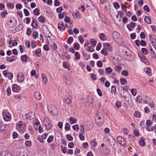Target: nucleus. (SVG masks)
I'll return each mask as SVG.
<instances>
[{
  "instance_id": "f257e3e1",
  "label": "nucleus",
  "mask_w": 156,
  "mask_h": 156,
  "mask_svg": "<svg viewBox=\"0 0 156 156\" xmlns=\"http://www.w3.org/2000/svg\"><path fill=\"white\" fill-rule=\"evenodd\" d=\"M2 116L4 120L6 121H9L11 119V115L7 110H5L2 112Z\"/></svg>"
},
{
  "instance_id": "f03ea898",
  "label": "nucleus",
  "mask_w": 156,
  "mask_h": 156,
  "mask_svg": "<svg viewBox=\"0 0 156 156\" xmlns=\"http://www.w3.org/2000/svg\"><path fill=\"white\" fill-rule=\"evenodd\" d=\"M49 112L52 115L55 116L58 114V110L56 107L53 105H50L48 107Z\"/></svg>"
},
{
  "instance_id": "7ed1b4c3",
  "label": "nucleus",
  "mask_w": 156,
  "mask_h": 156,
  "mask_svg": "<svg viewBox=\"0 0 156 156\" xmlns=\"http://www.w3.org/2000/svg\"><path fill=\"white\" fill-rule=\"evenodd\" d=\"M16 129L20 133H23L25 131L24 127L23 125L22 121L19 122L17 123L16 126Z\"/></svg>"
},
{
  "instance_id": "20e7f679",
  "label": "nucleus",
  "mask_w": 156,
  "mask_h": 156,
  "mask_svg": "<svg viewBox=\"0 0 156 156\" xmlns=\"http://www.w3.org/2000/svg\"><path fill=\"white\" fill-rule=\"evenodd\" d=\"M23 147H18L13 150V154L15 156H21Z\"/></svg>"
},
{
  "instance_id": "39448f33",
  "label": "nucleus",
  "mask_w": 156,
  "mask_h": 156,
  "mask_svg": "<svg viewBox=\"0 0 156 156\" xmlns=\"http://www.w3.org/2000/svg\"><path fill=\"white\" fill-rule=\"evenodd\" d=\"M43 123L47 129L48 130L51 129V124L48 118L45 117L43 121Z\"/></svg>"
},
{
  "instance_id": "423d86ee",
  "label": "nucleus",
  "mask_w": 156,
  "mask_h": 156,
  "mask_svg": "<svg viewBox=\"0 0 156 156\" xmlns=\"http://www.w3.org/2000/svg\"><path fill=\"white\" fill-rule=\"evenodd\" d=\"M99 152L101 155H105L109 154V151L106 147H101L99 149Z\"/></svg>"
},
{
  "instance_id": "0eeeda50",
  "label": "nucleus",
  "mask_w": 156,
  "mask_h": 156,
  "mask_svg": "<svg viewBox=\"0 0 156 156\" xmlns=\"http://www.w3.org/2000/svg\"><path fill=\"white\" fill-rule=\"evenodd\" d=\"M140 58L141 62H144L145 64L148 65L150 64L149 62L144 55H140Z\"/></svg>"
},
{
  "instance_id": "6e6552de",
  "label": "nucleus",
  "mask_w": 156,
  "mask_h": 156,
  "mask_svg": "<svg viewBox=\"0 0 156 156\" xmlns=\"http://www.w3.org/2000/svg\"><path fill=\"white\" fill-rule=\"evenodd\" d=\"M17 77L18 81L19 82H22L24 80V76L22 73H18Z\"/></svg>"
},
{
  "instance_id": "1a4fd4ad",
  "label": "nucleus",
  "mask_w": 156,
  "mask_h": 156,
  "mask_svg": "<svg viewBox=\"0 0 156 156\" xmlns=\"http://www.w3.org/2000/svg\"><path fill=\"white\" fill-rule=\"evenodd\" d=\"M29 154V151L28 149L26 147H23V150L21 153V156H28Z\"/></svg>"
},
{
  "instance_id": "9d476101",
  "label": "nucleus",
  "mask_w": 156,
  "mask_h": 156,
  "mask_svg": "<svg viewBox=\"0 0 156 156\" xmlns=\"http://www.w3.org/2000/svg\"><path fill=\"white\" fill-rule=\"evenodd\" d=\"M117 141L120 144L124 146L125 142V139L124 138L121 136H119L117 137Z\"/></svg>"
},
{
  "instance_id": "9b49d317",
  "label": "nucleus",
  "mask_w": 156,
  "mask_h": 156,
  "mask_svg": "<svg viewBox=\"0 0 156 156\" xmlns=\"http://www.w3.org/2000/svg\"><path fill=\"white\" fill-rule=\"evenodd\" d=\"M136 23L133 22H132L131 23L128 24L127 25V27L129 31H131L133 30V28L135 27Z\"/></svg>"
},
{
  "instance_id": "f8f14e48",
  "label": "nucleus",
  "mask_w": 156,
  "mask_h": 156,
  "mask_svg": "<svg viewBox=\"0 0 156 156\" xmlns=\"http://www.w3.org/2000/svg\"><path fill=\"white\" fill-rule=\"evenodd\" d=\"M85 126H86V131H90L93 127V124L92 122H90L86 124Z\"/></svg>"
},
{
  "instance_id": "ddd939ff",
  "label": "nucleus",
  "mask_w": 156,
  "mask_h": 156,
  "mask_svg": "<svg viewBox=\"0 0 156 156\" xmlns=\"http://www.w3.org/2000/svg\"><path fill=\"white\" fill-rule=\"evenodd\" d=\"M26 116L27 119L31 120L33 119L34 117V113L32 112H30L27 114Z\"/></svg>"
},
{
  "instance_id": "4468645a",
  "label": "nucleus",
  "mask_w": 156,
  "mask_h": 156,
  "mask_svg": "<svg viewBox=\"0 0 156 156\" xmlns=\"http://www.w3.org/2000/svg\"><path fill=\"white\" fill-rule=\"evenodd\" d=\"M104 47L106 49H107L108 51H111L112 50V47L108 43H105L103 44Z\"/></svg>"
},
{
  "instance_id": "2eb2a0df",
  "label": "nucleus",
  "mask_w": 156,
  "mask_h": 156,
  "mask_svg": "<svg viewBox=\"0 0 156 156\" xmlns=\"http://www.w3.org/2000/svg\"><path fill=\"white\" fill-rule=\"evenodd\" d=\"M20 87L16 84L12 85V90L14 92H17L20 90Z\"/></svg>"
},
{
  "instance_id": "dca6fc26",
  "label": "nucleus",
  "mask_w": 156,
  "mask_h": 156,
  "mask_svg": "<svg viewBox=\"0 0 156 156\" xmlns=\"http://www.w3.org/2000/svg\"><path fill=\"white\" fill-rule=\"evenodd\" d=\"M58 28L61 30V29L64 30L65 29V26L64 25L63 23L62 22H60L58 24Z\"/></svg>"
},
{
  "instance_id": "f3484780",
  "label": "nucleus",
  "mask_w": 156,
  "mask_h": 156,
  "mask_svg": "<svg viewBox=\"0 0 156 156\" xmlns=\"http://www.w3.org/2000/svg\"><path fill=\"white\" fill-rule=\"evenodd\" d=\"M9 43L10 45L9 46L10 47H12L11 46H16L17 44V43L16 40L14 41L10 40L9 41Z\"/></svg>"
},
{
  "instance_id": "a211bd4d",
  "label": "nucleus",
  "mask_w": 156,
  "mask_h": 156,
  "mask_svg": "<svg viewBox=\"0 0 156 156\" xmlns=\"http://www.w3.org/2000/svg\"><path fill=\"white\" fill-rule=\"evenodd\" d=\"M37 21L36 20L33 19L31 24V26L34 28H37L38 27V25L37 23Z\"/></svg>"
},
{
  "instance_id": "6ab92c4d",
  "label": "nucleus",
  "mask_w": 156,
  "mask_h": 156,
  "mask_svg": "<svg viewBox=\"0 0 156 156\" xmlns=\"http://www.w3.org/2000/svg\"><path fill=\"white\" fill-rule=\"evenodd\" d=\"M34 54L37 56L38 57H40L41 55V49L39 48L36 50L35 51Z\"/></svg>"
},
{
  "instance_id": "aec40b11",
  "label": "nucleus",
  "mask_w": 156,
  "mask_h": 156,
  "mask_svg": "<svg viewBox=\"0 0 156 156\" xmlns=\"http://www.w3.org/2000/svg\"><path fill=\"white\" fill-rule=\"evenodd\" d=\"M34 97L35 98L38 100H40L41 98V95L39 92H36L34 93Z\"/></svg>"
},
{
  "instance_id": "412c9836",
  "label": "nucleus",
  "mask_w": 156,
  "mask_h": 156,
  "mask_svg": "<svg viewBox=\"0 0 156 156\" xmlns=\"http://www.w3.org/2000/svg\"><path fill=\"white\" fill-rule=\"evenodd\" d=\"M14 20L13 19L12 20L11 19L9 20V22L8 23V24L9 26V28H13L14 27Z\"/></svg>"
},
{
  "instance_id": "4be33fe9",
  "label": "nucleus",
  "mask_w": 156,
  "mask_h": 156,
  "mask_svg": "<svg viewBox=\"0 0 156 156\" xmlns=\"http://www.w3.org/2000/svg\"><path fill=\"white\" fill-rule=\"evenodd\" d=\"M99 37L100 39L103 41H105L107 39V37L104 33L100 34L99 35Z\"/></svg>"
},
{
  "instance_id": "5701e85b",
  "label": "nucleus",
  "mask_w": 156,
  "mask_h": 156,
  "mask_svg": "<svg viewBox=\"0 0 156 156\" xmlns=\"http://www.w3.org/2000/svg\"><path fill=\"white\" fill-rule=\"evenodd\" d=\"M144 71L149 76H151L152 74L151 73V69L149 67L146 68L144 70Z\"/></svg>"
},
{
  "instance_id": "b1692460",
  "label": "nucleus",
  "mask_w": 156,
  "mask_h": 156,
  "mask_svg": "<svg viewBox=\"0 0 156 156\" xmlns=\"http://www.w3.org/2000/svg\"><path fill=\"white\" fill-rule=\"evenodd\" d=\"M149 41L151 42V44L154 43V42L156 41V40L155 39L154 37L151 34L149 35Z\"/></svg>"
},
{
  "instance_id": "393cba45",
  "label": "nucleus",
  "mask_w": 156,
  "mask_h": 156,
  "mask_svg": "<svg viewBox=\"0 0 156 156\" xmlns=\"http://www.w3.org/2000/svg\"><path fill=\"white\" fill-rule=\"evenodd\" d=\"M126 57V59L130 61H133L134 59V58L133 57L131 54L127 55Z\"/></svg>"
},
{
  "instance_id": "a878e982",
  "label": "nucleus",
  "mask_w": 156,
  "mask_h": 156,
  "mask_svg": "<svg viewBox=\"0 0 156 156\" xmlns=\"http://www.w3.org/2000/svg\"><path fill=\"white\" fill-rule=\"evenodd\" d=\"M1 156H11V154L8 151H4L1 153Z\"/></svg>"
},
{
  "instance_id": "bb28decb",
  "label": "nucleus",
  "mask_w": 156,
  "mask_h": 156,
  "mask_svg": "<svg viewBox=\"0 0 156 156\" xmlns=\"http://www.w3.org/2000/svg\"><path fill=\"white\" fill-rule=\"evenodd\" d=\"M151 101V99L148 96H146L145 97V100L144 101V103L148 104Z\"/></svg>"
},
{
  "instance_id": "cd10ccee",
  "label": "nucleus",
  "mask_w": 156,
  "mask_h": 156,
  "mask_svg": "<svg viewBox=\"0 0 156 156\" xmlns=\"http://www.w3.org/2000/svg\"><path fill=\"white\" fill-rule=\"evenodd\" d=\"M112 37L115 41L116 40L117 38L119 36V34L118 33L114 32L112 34Z\"/></svg>"
},
{
  "instance_id": "c85d7f7f",
  "label": "nucleus",
  "mask_w": 156,
  "mask_h": 156,
  "mask_svg": "<svg viewBox=\"0 0 156 156\" xmlns=\"http://www.w3.org/2000/svg\"><path fill=\"white\" fill-rule=\"evenodd\" d=\"M90 144L91 146H95L97 145V143L95 139L91 140L90 141Z\"/></svg>"
},
{
  "instance_id": "c756f323",
  "label": "nucleus",
  "mask_w": 156,
  "mask_h": 156,
  "mask_svg": "<svg viewBox=\"0 0 156 156\" xmlns=\"http://www.w3.org/2000/svg\"><path fill=\"white\" fill-rule=\"evenodd\" d=\"M112 71V69L110 67H108L105 69V73L107 74L111 73Z\"/></svg>"
},
{
  "instance_id": "7c9ffc66",
  "label": "nucleus",
  "mask_w": 156,
  "mask_h": 156,
  "mask_svg": "<svg viewBox=\"0 0 156 156\" xmlns=\"http://www.w3.org/2000/svg\"><path fill=\"white\" fill-rule=\"evenodd\" d=\"M27 58L28 57L26 55H22L21 57V60L23 62H27Z\"/></svg>"
},
{
  "instance_id": "2f4dec72",
  "label": "nucleus",
  "mask_w": 156,
  "mask_h": 156,
  "mask_svg": "<svg viewBox=\"0 0 156 156\" xmlns=\"http://www.w3.org/2000/svg\"><path fill=\"white\" fill-rule=\"evenodd\" d=\"M144 21L147 23L148 24L151 23V20L150 18L148 16H145Z\"/></svg>"
},
{
  "instance_id": "473e14b6",
  "label": "nucleus",
  "mask_w": 156,
  "mask_h": 156,
  "mask_svg": "<svg viewBox=\"0 0 156 156\" xmlns=\"http://www.w3.org/2000/svg\"><path fill=\"white\" fill-rule=\"evenodd\" d=\"M150 51H151V55L152 58H156V54L155 52L151 48Z\"/></svg>"
},
{
  "instance_id": "72a5a7b5",
  "label": "nucleus",
  "mask_w": 156,
  "mask_h": 156,
  "mask_svg": "<svg viewBox=\"0 0 156 156\" xmlns=\"http://www.w3.org/2000/svg\"><path fill=\"white\" fill-rule=\"evenodd\" d=\"M76 121V119L73 117H70L69 119V122L71 124L75 123Z\"/></svg>"
},
{
  "instance_id": "f704fd0d",
  "label": "nucleus",
  "mask_w": 156,
  "mask_h": 156,
  "mask_svg": "<svg viewBox=\"0 0 156 156\" xmlns=\"http://www.w3.org/2000/svg\"><path fill=\"white\" fill-rule=\"evenodd\" d=\"M144 139V138H142L139 141L140 145L142 146H144L145 145V143Z\"/></svg>"
},
{
  "instance_id": "c9c22d12",
  "label": "nucleus",
  "mask_w": 156,
  "mask_h": 156,
  "mask_svg": "<svg viewBox=\"0 0 156 156\" xmlns=\"http://www.w3.org/2000/svg\"><path fill=\"white\" fill-rule=\"evenodd\" d=\"M38 20L41 23H44L45 21V18L43 16H40L38 18Z\"/></svg>"
},
{
  "instance_id": "e433bc0d",
  "label": "nucleus",
  "mask_w": 156,
  "mask_h": 156,
  "mask_svg": "<svg viewBox=\"0 0 156 156\" xmlns=\"http://www.w3.org/2000/svg\"><path fill=\"white\" fill-rule=\"evenodd\" d=\"M6 129V127L5 126L2 124V123H0V131L3 132Z\"/></svg>"
},
{
  "instance_id": "4c0bfd02",
  "label": "nucleus",
  "mask_w": 156,
  "mask_h": 156,
  "mask_svg": "<svg viewBox=\"0 0 156 156\" xmlns=\"http://www.w3.org/2000/svg\"><path fill=\"white\" fill-rule=\"evenodd\" d=\"M39 9L37 8L34 10L33 13L36 16H38L40 14L39 12Z\"/></svg>"
},
{
  "instance_id": "58836bf2",
  "label": "nucleus",
  "mask_w": 156,
  "mask_h": 156,
  "mask_svg": "<svg viewBox=\"0 0 156 156\" xmlns=\"http://www.w3.org/2000/svg\"><path fill=\"white\" fill-rule=\"evenodd\" d=\"M42 77L43 79V80L44 84H46L48 82V79L47 78L45 77V76L44 74H42Z\"/></svg>"
},
{
  "instance_id": "ea45409f",
  "label": "nucleus",
  "mask_w": 156,
  "mask_h": 156,
  "mask_svg": "<svg viewBox=\"0 0 156 156\" xmlns=\"http://www.w3.org/2000/svg\"><path fill=\"white\" fill-rule=\"evenodd\" d=\"M73 16L75 18H79L80 17V13L78 12L76 13H73Z\"/></svg>"
},
{
  "instance_id": "a19ab883",
  "label": "nucleus",
  "mask_w": 156,
  "mask_h": 156,
  "mask_svg": "<svg viewBox=\"0 0 156 156\" xmlns=\"http://www.w3.org/2000/svg\"><path fill=\"white\" fill-rule=\"evenodd\" d=\"M116 92V88L114 86H112L111 87V93L112 94L113 93L114 94H115V93Z\"/></svg>"
},
{
  "instance_id": "79ce46f5",
  "label": "nucleus",
  "mask_w": 156,
  "mask_h": 156,
  "mask_svg": "<svg viewBox=\"0 0 156 156\" xmlns=\"http://www.w3.org/2000/svg\"><path fill=\"white\" fill-rule=\"evenodd\" d=\"M101 53L105 56H107L108 55V52L105 48H103L101 51Z\"/></svg>"
},
{
  "instance_id": "37998d69",
  "label": "nucleus",
  "mask_w": 156,
  "mask_h": 156,
  "mask_svg": "<svg viewBox=\"0 0 156 156\" xmlns=\"http://www.w3.org/2000/svg\"><path fill=\"white\" fill-rule=\"evenodd\" d=\"M73 41V38L72 37H68L67 40V42L69 44H71Z\"/></svg>"
},
{
  "instance_id": "c03bdc74",
  "label": "nucleus",
  "mask_w": 156,
  "mask_h": 156,
  "mask_svg": "<svg viewBox=\"0 0 156 156\" xmlns=\"http://www.w3.org/2000/svg\"><path fill=\"white\" fill-rule=\"evenodd\" d=\"M121 83L122 85L126 84L127 83V80L124 78H121L120 79Z\"/></svg>"
},
{
  "instance_id": "a18cd8bd",
  "label": "nucleus",
  "mask_w": 156,
  "mask_h": 156,
  "mask_svg": "<svg viewBox=\"0 0 156 156\" xmlns=\"http://www.w3.org/2000/svg\"><path fill=\"white\" fill-rule=\"evenodd\" d=\"M122 69V67L120 66H116L115 67V70L118 72H120Z\"/></svg>"
},
{
  "instance_id": "49530a36",
  "label": "nucleus",
  "mask_w": 156,
  "mask_h": 156,
  "mask_svg": "<svg viewBox=\"0 0 156 156\" xmlns=\"http://www.w3.org/2000/svg\"><path fill=\"white\" fill-rule=\"evenodd\" d=\"M32 35L33 37V38L36 39L38 37V34L37 31H35L33 33Z\"/></svg>"
},
{
  "instance_id": "de8ad7c7",
  "label": "nucleus",
  "mask_w": 156,
  "mask_h": 156,
  "mask_svg": "<svg viewBox=\"0 0 156 156\" xmlns=\"http://www.w3.org/2000/svg\"><path fill=\"white\" fill-rule=\"evenodd\" d=\"M156 128L155 126H153L151 127H147L146 128V129L148 131H153Z\"/></svg>"
},
{
  "instance_id": "09e8293b",
  "label": "nucleus",
  "mask_w": 156,
  "mask_h": 156,
  "mask_svg": "<svg viewBox=\"0 0 156 156\" xmlns=\"http://www.w3.org/2000/svg\"><path fill=\"white\" fill-rule=\"evenodd\" d=\"M134 115L136 118H139L141 116L140 113L139 112L136 111L134 113Z\"/></svg>"
},
{
  "instance_id": "8fccbe9b",
  "label": "nucleus",
  "mask_w": 156,
  "mask_h": 156,
  "mask_svg": "<svg viewBox=\"0 0 156 156\" xmlns=\"http://www.w3.org/2000/svg\"><path fill=\"white\" fill-rule=\"evenodd\" d=\"M90 41L91 42V43L93 45L94 47H95L97 44V41L94 39H90Z\"/></svg>"
},
{
  "instance_id": "3c124183",
  "label": "nucleus",
  "mask_w": 156,
  "mask_h": 156,
  "mask_svg": "<svg viewBox=\"0 0 156 156\" xmlns=\"http://www.w3.org/2000/svg\"><path fill=\"white\" fill-rule=\"evenodd\" d=\"M7 14V12L6 10H4L2 11L1 13L2 17L3 18H5Z\"/></svg>"
},
{
  "instance_id": "603ef678",
  "label": "nucleus",
  "mask_w": 156,
  "mask_h": 156,
  "mask_svg": "<svg viewBox=\"0 0 156 156\" xmlns=\"http://www.w3.org/2000/svg\"><path fill=\"white\" fill-rule=\"evenodd\" d=\"M75 56L76 59L78 60L80 58V55L78 52H76L75 53Z\"/></svg>"
},
{
  "instance_id": "864d4df0",
  "label": "nucleus",
  "mask_w": 156,
  "mask_h": 156,
  "mask_svg": "<svg viewBox=\"0 0 156 156\" xmlns=\"http://www.w3.org/2000/svg\"><path fill=\"white\" fill-rule=\"evenodd\" d=\"M70 129V125L68 123H66L65 125V129L66 130H69Z\"/></svg>"
},
{
  "instance_id": "5fc2aeb1",
  "label": "nucleus",
  "mask_w": 156,
  "mask_h": 156,
  "mask_svg": "<svg viewBox=\"0 0 156 156\" xmlns=\"http://www.w3.org/2000/svg\"><path fill=\"white\" fill-rule=\"evenodd\" d=\"M83 56L86 60H88L90 58V55L86 53H83Z\"/></svg>"
},
{
  "instance_id": "6e6d98bb",
  "label": "nucleus",
  "mask_w": 156,
  "mask_h": 156,
  "mask_svg": "<svg viewBox=\"0 0 156 156\" xmlns=\"http://www.w3.org/2000/svg\"><path fill=\"white\" fill-rule=\"evenodd\" d=\"M142 97L140 96H138L137 97V98L136 100V101L137 102H142Z\"/></svg>"
},
{
  "instance_id": "4d7b16f0",
  "label": "nucleus",
  "mask_w": 156,
  "mask_h": 156,
  "mask_svg": "<svg viewBox=\"0 0 156 156\" xmlns=\"http://www.w3.org/2000/svg\"><path fill=\"white\" fill-rule=\"evenodd\" d=\"M122 74L123 76H127L129 74V73L127 70H123L122 72Z\"/></svg>"
},
{
  "instance_id": "13d9d810",
  "label": "nucleus",
  "mask_w": 156,
  "mask_h": 156,
  "mask_svg": "<svg viewBox=\"0 0 156 156\" xmlns=\"http://www.w3.org/2000/svg\"><path fill=\"white\" fill-rule=\"evenodd\" d=\"M114 8L116 9H117L119 8L120 5L117 2H115L113 4Z\"/></svg>"
},
{
  "instance_id": "bf43d9fd",
  "label": "nucleus",
  "mask_w": 156,
  "mask_h": 156,
  "mask_svg": "<svg viewBox=\"0 0 156 156\" xmlns=\"http://www.w3.org/2000/svg\"><path fill=\"white\" fill-rule=\"evenodd\" d=\"M31 46L32 48H34L37 46L36 41H32L31 43Z\"/></svg>"
},
{
  "instance_id": "052dcab7",
  "label": "nucleus",
  "mask_w": 156,
  "mask_h": 156,
  "mask_svg": "<svg viewBox=\"0 0 156 156\" xmlns=\"http://www.w3.org/2000/svg\"><path fill=\"white\" fill-rule=\"evenodd\" d=\"M96 124L99 126H101L103 123V122L102 121L99 120H96Z\"/></svg>"
},
{
  "instance_id": "680f3d73",
  "label": "nucleus",
  "mask_w": 156,
  "mask_h": 156,
  "mask_svg": "<svg viewBox=\"0 0 156 156\" xmlns=\"http://www.w3.org/2000/svg\"><path fill=\"white\" fill-rule=\"evenodd\" d=\"M54 137L52 136H50L48 138L47 141L48 143H51L53 140Z\"/></svg>"
},
{
  "instance_id": "e2e57ef3",
  "label": "nucleus",
  "mask_w": 156,
  "mask_h": 156,
  "mask_svg": "<svg viewBox=\"0 0 156 156\" xmlns=\"http://www.w3.org/2000/svg\"><path fill=\"white\" fill-rule=\"evenodd\" d=\"M74 48L76 50H78L80 48V45L77 43H75L74 44Z\"/></svg>"
},
{
  "instance_id": "0e129e2a",
  "label": "nucleus",
  "mask_w": 156,
  "mask_h": 156,
  "mask_svg": "<svg viewBox=\"0 0 156 156\" xmlns=\"http://www.w3.org/2000/svg\"><path fill=\"white\" fill-rule=\"evenodd\" d=\"M7 77L9 80L12 79L13 77V74L12 73H9L8 75H7Z\"/></svg>"
},
{
  "instance_id": "69168bd1",
  "label": "nucleus",
  "mask_w": 156,
  "mask_h": 156,
  "mask_svg": "<svg viewBox=\"0 0 156 156\" xmlns=\"http://www.w3.org/2000/svg\"><path fill=\"white\" fill-rule=\"evenodd\" d=\"M142 52L144 54H147L148 53V51L147 49L144 48H142L141 49Z\"/></svg>"
},
{
  "instance_id": "338daca9",
  "label": "nucleus",
  "mask_w": 156,
  "mask_h": 156,
  "mask_svg": "<svg viewBox=\"0 0 156 156\" xmlns=\"http://www.w3.org/2000/svg\"><path fill=\"white\" fill-rule=\"evenodd\" d=\"M87 50L89 51L93 52L94 51V48H92L91 46H90L88 47L87 48Z\"/></svg>"
},
{
  "instance_id": "774afa93",
  "label": "nucleus",
  "mask_w": 156,
  "mask_h": 156,
  "mask_svg": "<svg viewBox=\"0 0 156 156\" xmlns=\"http://www.w3.org/2000/svg\"><path fill=\"white\" fill-rule=\"evenodd\" d=\"M30 18L29 17H27L24 20V21L27 24H29L30 22Z\"/></svg>"
}]
</instances>
